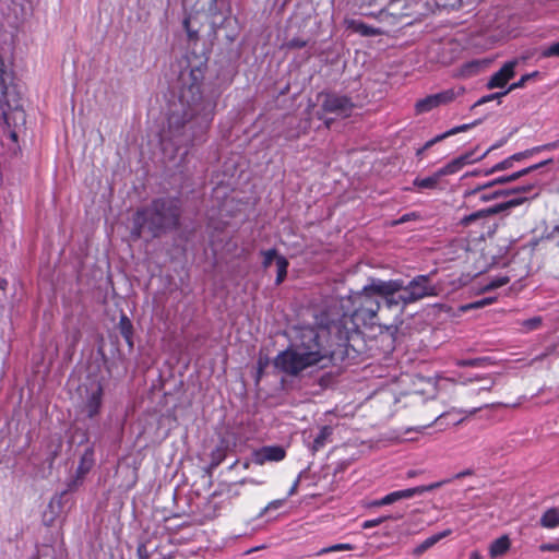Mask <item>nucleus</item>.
Here are the masks:
<instances>
[{
  "label": "nucleus",
  "mask_w": 559,
  "mask_h": 559,
  "mask_svg": "<svg viewBox=\"0 0 559 559\" xmlns=\"http://www.w3.org/2000/svg\"><path fill=\"white\" fill-rule=\"evenodd\" d=\"M404 304H413L425 297L435 296L436 288L429 275H417L406 285L404 284Z\"/></svg>",
  "instance_id": "6e6552de"
},
{
  "label": "nucleus",
  "mask_w": 559,
  "mask_h": 559,
  "mask_svg": "<svg viewBox=\"0 0 559 559\" xmlns=\"http://www.w3.org/2000/svg\"><path fill=\"white\" fill-rule=\"evenodd\" d=\"M492 300H493L492 298H483L480 300L463 305V306H461L460 309H461V311L466 312L471 309H478V308L485 307V306L491 304Z\"/></svg>",
  "instance_id": "f704fd0d"
},
{
  "label": "nucleus",
  "mask_w": 559,
  "mask_h": 559,
  "mask_svg": "<svg viewBox=\"0 0 559 559\" xmlns=\"http://www.w3.org/2000/svg\"><path fill=\"white\" fill-rule=\"evenodd\" d=\"M451 135H452V134H451L450 130H448V131H445V132H443V133H441V134H439V135L435 136V138H433V139H431V140H432V142H433L435 144H437V143H439V142L443 141L444 139H447V138H449V136H451Z\"/></svg>",
  "instance_id": "4d7b16f0"
},
{
  "label": "nucleus",
  "mask_w": 559,
  "mask_h": 559,
  "mask_svg": "<svg viewBox=\"0 0 559 559\" xmlns=\"http://www.w3.org/2000/svg\"><path fill=\"white\" fill-rule=\"evenodd\" d=\"M0 74H8L5 63L1 57H0Z\"/></svg>",
  "instance_id": "338daca9"
},
{
  "label": "nucleus",
  "mask_w": 559,
  "mask_h": 559,
  "mask_svg": "<svg viewBox=\"0 0 559 559\" xmlns=\"http://www.w3.org/2000/svg\"><path fill=\"white\" fill-rule=\"evenodd\" d=\"M318 100H321L322 111L342 118L349 117L355 108V104L349 96L336 92L323 91L318 94Z\"/></svg>",
  "instance_id": "423d86ee"
},
{
  "label": "nucleus",
  "mask_w": 559,
  "mask_h": 559,
  "mask_svg": "<svg viewBox=\"0 0 559 559\" xmlns=\"http://www.w3.org/2000/svg\"><path fill=\"white\" fill-rule=\"evenodd\" d=\"M510 548V539L503 535L495 539L489 547V555L492 559L499 558L504 555Z\"/></svg>",
  "instance_id": "dca6fc26"
},
{
  "label": "nucleus",
  "mask_w": 559,
  "mask_h": 559,
  "mask_svg": "<svg viewBox=\"0 0 559 559\" xmlns=\"http://www.w3.org/2000/svg\"><path fill=\"white\" fill-rule=\"evenodd\" d=\"M451 479H444L441 481L432 483L430 485L417 486L413 488L402 489L392 491L385 495L381 499H376L366 504L367 508H380L383 506L393 504L403 499H411L417 495H423L425 492L431 491L433 489L440 488L442 485L449 483Z\"/></svg>",
  "instance_id": "0eeeda50"
},
{
  "label": "nucleus",
  "mask_w": 559,
  "mask_h": 559,
  "mask_svg": "<svg viewBox=\"0 0 559 559\" xmlns=\"http://www.w3.org/2000/svg\"><path fill=\"white\" fill-rule=\"evenodd\" d=\"M183 27H185V29H186V32L188 34V37L190 39L198 38V31L191 29V27H190V20L189 19H185L183 20Z\"/></svg>",
  "instance_id": "603ef678"
},
{
  "label": "nucleus",
  "mask_w": 559,
  "mask_h": 559,
  "mask_svg": "<svg viewBox=\"0 0 559 559\" xmlns=\"http://www.w3.org/2000/svg\"><path fill=\"white\" fill-rule=\"evenodd\" d=\"M539 56L540 58H559V41L542 47Z\"/></svg>",
  "instance_id": "bb28decb"
},
{
  "label": "nucleus",
  "mask_w": 559,
  "mask_h": 559,
  "mask_svg": "<svg viewBox=\"0 0 559 559\" xmlns=\"http://www.w3.org/2000/svg\"><path fill=\"white\" fill-rule=\"evenodd\" d=\"M481 121H483V119H477L471 123H464V124L454 127V128L450 129V132L452 135L457 134L460 132H465V131L478 126L479 123H481Z\"/></svg>",
  "instance_id": "58836bf2"
},
{
  "label": "nucleus",
  "mask_w": 559,
  "mask_h": 559,
  "mask_svg": "<svg viewBox=\"0 0 559 559\" xmlns=\"http://www.w3.org/2000/svg\"><path fill=\"white\" fill-rule=\"evenodd\" d=\"M488 358H472V359H462L457 361V365L461 367H483L488 362Z\"/></svg>",
  "instance_id": "2f4dec72"
},
{
  "label": "nucleus",
  "mask_w": 559,
  "mask_h": 559,
  "mask_svg": "<svg viewBox=\"0 0 559 559\" xmlns=\"http://www.w3.org/2000/svg\"><path fill=\"white\" fill-rule=\"evenodd\" d=\"M512 166H513V160L510 159V156H509L508 158H506L502 162L496 164L491 168H489L487 170H484V175L485 176H489V175H492V174L498 173V171L510 169Z\"/></svg>",
  "instance_id": "c756f323"
},
{
  "label": "nucleus",
  "mask_w": 559,
  "mask_h": 559,
  "mask_svg": "<svg viewBox=\"0 0 559 559\" xmlns=\"http://www.w3.org/2000/svg\"><path fill=\"white\" fill-rule=\"evenodd\" d=\"M118 329L123 338H128V336L133 335V324L127 314H121Z\"/></svg>",
  "instance_id": "393cba45"
},
{
  "label": "nucleus",
  "mask_w": 559,
  "mask_h": 559,
  "mask_svg": "<svg viewBox=\"0 0 559 559\" xmlns=\"http://www.w3.org/2000/svg\"><path fill=\"white\" fill-rule=\"evenodd\" d=\"M84 476H81L79 474H74L68 481H67V489L63 490L60 496L58 502L61 501V499L68 493V492H74L76 491L83 484H84Z\"/></svg>",
  "instance_id": "b1692460"
},
{
  "label": "nucleus",
  "mask_w": 559,
  "mask_h": 559,
  "mask_svg": "<svg viewBox=\"0 0 559 559\" xmlns=\"http://www.w3.org/2000/svg\"><path fill=\"white\" fill-rule=\"evenodd\" d=\"M308 44L307 40L302 39V38H298V37H295L288 41L285 43V47L287 49H300V48H304L306 47Z\"/></svg>",
  "instance_id": "79ce46f5"
},
{
  "label": "nucleus",
  "mask_w": 559,
  "mask_h": 559,
  "mask_svg": "<svg viewBox=\"0 0 559 559\" xmlns=\"http://www.w3.org/2000/svg\"><path fill=\"white\" fill-rule=\"evenodd\" d=\"M462 93L463 88H460L457 92L453 88H449L437 94L428 95L416 103V111L418 114L428 112L436 107L451 103Z\"/></svg>",
  "instance_id": "9d476101"
},
{
  "label": "nucleus",
  "mask_w": 559,
  "mask_h": 559,
  "mask_svg": "<svg viewBox=\"0 0 559 559\" xmlns=\"http://www.w3.org/2000/svg\"><path fill=\"white\" fill-rule=\"evenodd\" d=\"M286 455L285 449L282 445H265L252 453V461L255 464L262 465L265 462H280Z\"/></svg>",
  "instance_id": "f8f14e48"
},
{
  "label": "nucleus",
  "mask_w": 559,
  "mask_h": 559,
  "mask_svg": "<svg viewBox=\"0 0 559 559\" xmlns=\"http://www.w3.org/2000/svg\"><path fill=\"white\" fill-rule=\"evenodd\" d=\"M381 297L374 290L369 288V284L366 285L362 290L353 299V305L364 307L368 309L370 313H377L381 307Z\"/></svg>",
  "instance_id": "9b49d317"
},
{
  "label": "nucleus",
  "mask_w": 559,
  "mask_h": 559,
  "mask_svg": "<svg viewBox=\"0 0 559 559\" xmlns=\"http://www.w3.org/2000/svg\"><path fill=\"white\" fill-rule=\"evenodd\" d=\"M556 148H559V139L555 142H551V143H547V144H544V145H539V146H535L533 147V151L535 153H538V152H542V151H551V150H556Z\"/></svg>",
  "instance_id": "49530a36"
},
{
  "label": "nucleus",
  "mask_w": 559,
  "mask_h": 559,
  "mask_svg": "<svg viewBox=\"0 0 559 559\" xmlns=\"http://www.w3.org/2000/svg\"><path fill=\"white\" fill-rule=\"evenodd\" d=\"M385 521H388V518L382 515V516H379V518L373 519V520L365 521L361 526H362V528L368 530V528H371V527H376V526L382 524Z\"/></svg>",
  "instance_id": "37998d69"
},
{
  "label": "nucleus",
  "mask_w": 559,
  "mask_h": 559,
  "mask_svg": "<svg viewBox=\"0 0 559 559\" xmlns=\"http://www.w3.org/2000/svg\"><path fill=\"white\" fill-rule=\"evenodd\" d=\"M353 306L354 310L350 314L340 311L325 313V322H321L324 334L341 352L346 365L356 362L361 355L367 353V343L359 328L361 325L372 328L378 317L377 313H370L364 307Z\"/></svg>",
  "instance_id": "7ed1b4c3"
},
{
  "label": "nucleus",
  "mask_w": 559,
  "mask_h": 559,
  "mask_svg": "<svg viewBox=\"0 0 559 559\" xmlns=\"http://www.w3.org/2000/svg\"><path fill=\"white\" fill-rule=\"evenodd\" d=\"M516 60L506 62L502 68L493 73L487 83V88L503 87L515 75Z\"/></svg>",
  "instance_id": "ddd939ff"
},
{
  "label": "nucleus",
  "mask_w": 559,
  "mask_h": 559,
  "mask_svg": "<svg viewBox=\"0 0 559 559\" xmlns=\"http://www.w3.org/2000/svg\"><path fill=\"white\" fill-rule=\"evenodd\" d=\"M539 524L545 528H556L559 526V509L550 508L544 512Z\"/></svg>",
  "instance_id": "a211bd4d"
},
{
  "label": "nucleus",
  "mask_w": 559,
  "mask_h": 559,
  "mask_svg": "<svg viewBox=\"0 0 559 559\" xmlns=\"http://www.w3.org/2000/svg\"><path fill=\"white\" fill-rule=\"evenodd\" d=\"M542 323H543V318L539 316L519 322L522 332H531V331L537 330L540 328Z\"/></svg>",
  "instance_id": "a878e982"
},
{
  "label": "nucleus",
  "mask_w": 559,
  "mask_h": 559,
  "mask_svg": "<svg viewBox=\"0 0 559 559\" xmlns=\"http://www.w3.org/2000/svg\"><path fill=\"white\" fill-rule=\"evenodd\" d=\"M519 178H520V176H519V173L516 171V173H513V174L508 176V181L512 182V181L518 180Z\"/></svg>",
  "instance_id": "774afa93"
},
{
  "label": "nucleus",
  "mask_w": 559,
  "mask_h": 559,
  "mask_svg": "<svg viewBox=\"0 0 559 559\" xmlns=\"http://www.w3.org/2000/svg\"><path fill=\"white\" fill-rule=\"evenodd\" d=\"M263 255L262 266L267 269L272 265L273 262L277 261V258L281 257L275 248L261 251Z\"/></svg>",
  "instance_id": "c85d7f7f"
},
{
  "label": "nucleus",
  "mask_w": 559,
  "mask_h": 559,
  "mask_svg": "<svg viewBox=\"0 0 559 559\" xmlns=\"http://www.w3.org/2000/svg\"><path fill=\"white\" fill-rule=\"evenodd\" d=\"M509 282H510V277L509 276H497V277H493L485 286V290H492V289L499 288V287L508 284Z\"/></svg>",
  "instance_id": "c9c22d12"
},
{
  "label": "nucleus",
  "mask_w": 559,
  "mask_h": 559,
  "mask_svg": "<svg viewBox=\"0 0 559 559\" xmlns=\"http://www.w3.org/2000/svg\"><path fill=\"white\" fill-rule=\"evenodd\" d=\"M300 477H301V476L299 475V476L297 477V479L294 481V484H293L292 488H290V489H289V491H288V495H289V496H293V495L297 491V488H298L299 483H300Z\"/></svg>",
  "instance_id": "680f3d73"
},
{
  "label": "nucleus",
  "mask_w": 559,
  "mask_h": 559,
  "mask_svg": "<svg viewBox=\"0 0 559 559\" xmlns=\"http://www.w3.org/2000/svg\"><path fill=\"white\" fill-rule=\"evenodd\" d=\"M449 416V413H443L439 415L433 423L441 429L443 426V420Z\"/></svg>",
  "instance_id": "052dcab7"
},
{
  "label": "nucleus",
  "mask_w": 559,
  "mask_h": 559,
  "mask_svg": "<svg viewBox=\"0 0 559 559\" xmlns=\"http://www.w3.org/2000/svg\"><path fill=\"white\" fill-rule=\"evenodd\" d=\"M275 265H276L275 284L281 285L287 276V269H288L289 262L284 255H281L277 258Z\"/></svg>",
  "instance_id": "5701e85b"
},
{
  "label": "nucleus",
  "mask_w": 559,
  "mask_h": 559,
  "mask_svg": "<svg viewBox=\"0 0 559 559\" xmlns=\"http://www.w3.org/2000/svg\"><path fill=\"white\" fill-rule=\"evenodd\" d=\"M439 540H440V536L432 535V536L428 537L427 539H425L421 544H419L415 548L414 552L416 555H421L423 552L428 550L430 547H432L435 544H437Z\"/></svg>",
  "instance_id": "7c9ffc66"
},
{
  "label": "nucleus",
  "mask_w": 559,
  "mask_h": 559,
  "mask_svg": "<svg viewBox=\"0 0 559 559\" xmlns=\"http://www.w3.org/2000/svg\"><path fill=\"white\" fill-rule=\"evenodd\" d=\"M282 503H283L282 500H274V501L270 502L264 509H262V511L260 512L259 516L264 515L271 509L280 508L282 506Z\"/></svg>",
  "instance_id": "5fc2aeb1"
},
{
  "label": "nucleus",
  "mask_w": 559,
  "mask_h": 559,
  "mask_svg": "<svg viewBox=\"0 0 559 559\" xmlns=\"http://www.w3.org/2000/svg\"><path fill=\"white\" fill-rule=\"evenodd\" d=\"M495 186H496V183H493V180H491V181H489V182H487L485 185L477 186L474 189L465 191L463 197H464L465 200L471 199L473 197H476L478 193L483 192L484 190L492 188Z\"/></svg>",
  "instance_id": "72a5a7b5"
},
{
  "label": "nucleus",
  "mask_w": 559,
  "mask_h": 559,
  "mask_svg": "<svg viewBox=\"0 0 559 559\" xmlns=\"http://www.w3.org/2000/svg\"><path fill=\"white\" fill-rule=\"evenodd\" d=\"M509 94V91L506 90L503 92H497V93H493V94H489V95H486V96H483L481 98H479L473 106H472V109L477 107V106H480V105H484L488 102H491V100H495V99H499L506 95Z\"/></svg>",
  "instance_id": "473e14b6"
},
{
  "label": "nucleus",
  "mask_w": 559,
  "mask_h": 559,
  "mask_svg": "<svg viewBox=\"0 0 559 559\" xmlns=\"http://www.w3.org/2000/svg\"><path fill=\"white\" fill-rule=\"evenodd\" d=\"M550 163H552L551 158L543 160V162H540L538 164H535V165H532L530 167H526V168L518 171L519 176H520V178L523 177V176H526V175L531 174L532 171L537 170V169H539V168H542V167H544V166H546V165H548Z\"/></svg>",
  "instance_id": "a19ab883"
},
{
  "label": "nucleus",
  "mask_w": 559,
  "mask_h": 559,
  "mask_svg": "<svg viewBox=\"0 0 559 559\" xmlns=\"http://www.w3.org/2000/svg\"><path fill=\"white\" fill-rule=\"evenodd\" d=\"M539 550L545 551H559V542L558 543H544L539 546Z\"/></svg>",
  "instance_id": "3c124183"
},
{
  "label": "nucleus",
  "mask_w": 559,
  "mask_h": 559,
  "mask_svg": "<svg viewBox=\"0 0 559 559\" xmlns=\"http://www.w3.org/2000/svg\"><path fill=\"white\" fill-rule=\"evenodd\" d=\"M451 135H452V134H451L450 130H448V131H445V132H443V133H441V134H439V135L435 136V138H433V139H431V140H432V142H433L435 144H437V143H439V142L443 141L444 139H447V138H449V136H451Z\"/></svg>",
  "instance_id": "13d9d810"
},
{
  "label": "nucleus",
  "mask_w": 559,
  "mask_h": 559,
  "mask_svg": "<svg viewBox=\"0 0 559 559\" xmlns=\"http://www.w3.org/2000/svg\"><path fill=\"white\" fill-rule=\"evenodd\" d=\"M495 215L493 212H491V206L487 209H483L479 211H476L472 214L465 215L462 217L459 222V225L462 227H467L474 223H481L484 224L486 219H488L490 216Z\"/></svg>",
  "instance_id": "4468645a"
},
{
  "label": "nucleus",
  "mask_w": 559,
  "mask_h": 559,
  "mask_svg": "<svg viewBox=\"0 0 559 559\" xmlns=\"http://www.w3.org/2000/svg\"><path fill=\"white\" fill-rule=\"evenodd\" d=\"M269 365V359L265 357H259L258 359V374H257V382L261 379L262 374H263V371L264 369L267 367Z\"/></svg>",
  "instance_id": "09e8293b"
},
{
  "label": "nucleus",
  "mask_w": 559,
  "mask_h": 559,
  "mask_svg": "<svg viewBox=\"0 0 559 559\" xmlns=\"http://www.w3.org/2000/svg\"><path fill=\"white\" fill-rule=\"evenodd\" d=\"M94 464H95L94 449H93V447H87L84 450V453L82 454V456L80 457L79 465L76 467L75 473L85 477L90 473V471L93 468Z\"/></svg>",
  "instance_id": "2eb2a0df"
},
{
  "label": "nucleus",
  "mask_w": 559,
  "mask_h": 559,
  "mask_svg": "<svg viewBox=\"0 0 559 559\" xmlns=\"http://www.w3.org/2000/svg\"><path fill=\"white\" fill-rule=\"evenodd\" d=\"M493 150H496V146H490L486 152H484L479 156H475V150H472L469 152H466V153L457 156L456 159L459 160L461 166L464 167V166H466L468 164L481 160L483 158H485Z\"/></svg>",
  "instance_id": "4be33fe9"
},
{
  "label": "nucleus",
  "mask_w": 559,
  "mask_h": 559,
  "mask_svg": "<svg viewBox=\"0 0 559 559\" xmlns=\"http://www.w3.org/2000/svg\"><path fill=\"white\" fill-rule=\"evenodd\" d=\"M369 288L380 295L381 300L389 309L400 307V312L402 313L405 306L408 305L404 304V300L402 299L404 297L403 280L383 281L380 278H371Z\"/></svg>",
  "instance_id": "39448f33"
},
{
  "label": "nucleus",
  "mask_w": 559,
  "mask_h": 559,
  "mask_svg": "<svg viewBox=\"0 0 559 559\" xmlns=\"http://www.w3.org/2000/svg\"><path fill=\"white\" fill-rule=\"evenodd\" d=\"M352 25L354 26V28L357 32H359L364 36H370V35H373L376 33L372 27L364 24L362 22H355V21H353Z\"/></svg>",
  "instance_id": "4c0bfd02"
},
{
  "label": "nucleus",
  "mask_w": 559,
  "mask_h": 559,
  "mask_svg": "<svg viewBox=\"0 0 559 559\" xmlns=\"http://www.w3.org/2000/svg\"><path fill=\"white\" fill-rule=\"evenodd\" d=\"M463 167L461 166L459 160L456 158H453L451 162H449L447 165H444L443 167H441L438 170H439V175H441L443 177V176L456 174Z\"/></svg>",
  "instance_id": "cd10ccee"
},
{
  "label": "nucleus",
  "mask_w": 559,
  "mask_h": 559,
  "mask_svg": "<svg viewBox=\"0 0 559 559\" xmlns=\"http://www.w3.org/2000/svg\"><path fill=\"white\" fill-rule=\"evenodd\" d=\"M182 201L179 197L164 195L153 199L133 215L131 236L139 239L143 231L158 238L180 227Z\"/></svg>",
  "instance_id": "20e7f679"
},
{
  "label": "nucleus",
  "mask_w": 559,
  "mask_h": 559,
  "mask_svg": "<svg viewBox=\"0 0 559 559\" xmlns=\"http://www.w3.org/2000/svg\"><path fill=\"white\" fill-rule=\"evenodd\" d=\"M333 433V428L331 426H323L320 428L319 433L316 436L311 450L313 453L318 452L322 448L325 447L326 442L330 440Z\"/></svg>",
  "instance_id": "f3484780"
},
{
  "label": "nucleus",
  "mask_w": 559,
  "mask_h": 559,
  "mask_svg": "<svg viewBox=\"0 0 559 559\" xmlns=\"http://www.w3.org/2000/svg\"><path fill=\"white\" fill-rule=\"evenodd\" d=\"M441 178L442 176L439 175V170H437L427 178H415L413 185L419 189H437Z\"/></svg>",
  "instance_id": "6ab92c4d"
},
{
  "label": "nucleus",
  "mask_w": 559,
  "mask_h": 559,
  "mask_svg": "<svg viewBox=\"0 0 559 559\" xmlns=\"http://www.w3.org/2000/svg\"><path fill=\"white\" fill-rule=\"evenodd\" d=\"M9 78V74H0V100L7 99L8 95V84L7 80Z\"/></svg>",
  "instance_id": "c03bdc74"
},
{
  "label": "nucleus",
  "mask_w": 559,
  "mask_h": 559,
  "mask_svg": "<svg viewBox=\"0 0 559 559\" xmlns=\"http://www.w3.org/2000/svg\"><path fill=\"white\" fill-rule=\"evenodd\" d=\"M487 60H472L462 66V75L471 78L479 73L485 67H487Z\"/></svg>",
  "instance_id": "aec40b11"
},
{
  "label": "nucleus",
  "mask_w": 559,
  "mask_h": 559,
  "mask_svg": "<svg viewBox=\"0 0 559 559\" xmlns=\"http://www.w3.org/2000/svg\"><path fill=\"white\" fill-rule=\"evenodd\" d=\"M343 364L346 365V361L341 352L329 341L321 326L300 329L297 344L278 353L273 361L276 369L290 377H298L309 367L319 366L323 369L329 365Z\"/></svg>",
  "instance_id": "f03ea898"
},
{
  "label": "nucleus",
  "mask_w": 559,
  "mask_h": 559,
  "mask_svg": "<svg viewBox=\"0 0 559 559\" xmlns=\"http://www.w3.org/2000/svg\"><path fill=\"white\" fill-rule=\"evenodd\" d=\"M207 11L211 16H216L221 14V10L218 8V0H210Z\"/></svg>",
  "instance_id": "8fccbe9b"
},
{
  "label": "nucleus",
  "mask_w": 559,
  "mask_h": 559,
  "mask_svg": "<svg viewBox=\"0 0 559 559\" xmlns=\"http://www.w3.org/2000/svg\"><path fill=\"white\" fill-rule=\"evenodd\" d=\"M477 195H478L479 201H481V202H488V201L492 200V197L490 193H481L480 192Z\"/></svg>",
  "instance_id": "0e129e2a"
},
{
  "label": "nucleus",
  "mask_w": 559,
  "mask_h": 559,
  "mask_svg": "<svg viewBox=\"0 0 559 559\" xmlns=\"http://www.w3.org/2000/svg\"><path fill=\"white\" fill-rule=\"evenodd\" d=\"M353 546L350 544H335L333 546L322 548L320 551H318V555L328 554L331 551H341V550H352Z\"/></svg>",
  "instance_id": "ea45409f"
},
{
  "label": "nucleus",
  "mask_w": 559,
  "mask_h": 559,
  "mask_svg": "<svg viewBox=\"0 0 559 559\" xmlns=\"http://www.w3.org/2000/svg\"><path fill=\"white\" fill-rule=\"evenodd\" d=\"M472 474H473V471L468 468V469H465L463 472H460V473L455 474L453 478L460 479L462 477L469 476Z\"/></svg>",
  "instance_id": "e2e57ef3"
},
{
  "label": "nucleus",
  "mask_w": 559,
  "mask_h": 559,
  "mask_svg": "<svg viewBox=\"0 0 559 559\" xmlns=\"http://www.w3.org/2000/svg\"><path fill=\"white\" fill-rule=\"evenodd\" d=\"M525 201H527L526 197H515V198L509 199L504 202L492 205L491 212H493V214L496 215L498 213H501V212H504L512 207H515V206L524 203Z\"/></svg>",
  "instance_id": "412c9836"
},
{
  "label": "nucleus",
  "mask_w": 559,
  "mask_h": 559,
  "mask_svg": "<svg viewBox=\"0 0 559 559\" xmlns=\"http://www.w3.org/2000/svg\"><path fill=\"white\" fill-rule=\"evenodd\" d=\"M533 154H535V152L533 151V148H530V150H526V151H523V152H519V153H515L513 155L510 156V159L514 162H519V160H522L524 158H527L530 156H532Z\"/></svg>",
  "instance_id": "de8ad7c7"
},
{
  "label": "nucleus",
  "mask_w": 559,
  "mask_h": 559,
  "mask_svg": "<svg viewBox=\"0 0 559 559\" xmlns=\"http://www.w3.org/2000/svg\"><path fill=\"white\" fill-rule=\"evenodd\" d=\"M534 189H535V185H525V186H520L515 189H510V190H511V194H513V193H528Z\"/></svg>",
  "instance_id": "864d4df0"
},
{
  "label": "nucleus",
  "mask_w": 559,
  "mask_h": 559,
  "mask_svg": "<svg viewBox=\"0 0 559 559\" xmlns=\"http://www.w3.org/2000/svg\"><path fill=\"white\" fill-rule=\"evenodd\" d=\"M104 389L99 381H92L85 386L82 413L88 418L96 417L103 405Z\"/></svg>",
  "instance_id": "1a4fd4ad"
},
{
  "label": "nucleus",
  "mask_w": 559,
  "mask_h": 559,
  "mask_svg": "<svg viewBox=\"0 0 559 559\" xmlns=\"http://www.w3.org/2000/svg\"><path fill=\"white\" fill-rule=\"evenodd\" d=\"M384 516L388 518V521H397L404 518V512H394Z\"/></svg>",
  "instance_id": "bf43d9fd"
},
{
  "label": "nucleus",
  "mask_w": 559,
  "mask_h": 559,
  "mask_svg": "<svg viewBox=\"0 0 559 559\" xmlns=\"http://www.w3.org/2000/svg\"><path fill=\"white\" fill-rule=\"evenodd\" d=\"M206 61L189 63L188 71H181L176 99L169 104L167 128L163 130V145H171L175 152L205 142L207 131L214 119L221 92L205 85Z\"/></svg>",
  "instance_id": "f257e3e1"
},
{
  "label": "nucleus",
  "mask_w": 559,
  "mask_h": 559,
  "mask_svg": "<svg viewBox=\"0 0 559 559\" xmlns=\"http://www.w3.org/2000/svg\"><path fill=\"white\" fill-rule=\"evenodd\" d=\"M493 183H496V186L497 185L509 183L508 176H501V177H498V178L493 179Z\"/></svg>",
  "instance_id": "69168bd1"
},
{
  "label": "nucleus",
  "mask_w": 559,
  "mask_h": 559,
  "mask_svg": "<svg viewBox=\"0 0 559 559\" xmlns=\"http://www.w3.org/2000/svg\"><path fill=\"white\" fill-rule=\"evenodd\" d=\"M492 200L499 199L501 197H509L511 195V190L503 189V190H496L493 192H490Z\"/></svg>",
  "instance_id": "6e6d98bb"
},
{
  "label": "nucleus",
  "mask_w": 559,
  "mask_h": 559,
  "mask_svg": "<svg viewBox=\"0 0 559 559\" xmlns=\"http://www.w3.org/2000/svg\"><path fill=\"white\" fill-rule=\"evenodd\" d=\"M538 74H539V72H538V71H534V72H532V73L524 74V75H523V76H522L518 82L512 83V84L508 87L509 93H510L511 91H513V90H516V88H521V87H523V86L525 85V83H526L528 80H531V79H533V78L537 76Z\"/></svg>",
  "instance_id": "e433bc0d"
},
{
  "label": "nucleus",
  "mask_w": 559,
  "mask_h": 559,
  "mask_svg": "<svg viewBox=\"0 0 559 559\" xmlns=\"http://www.w3.org/2000/svg\"><path fill=\"white\" fill-rule=\"evenodd\" d=\"M138 559H150L151 551L144 543L138 545L136 548Z\"/></svg>",
  "instance_id": "a18cd8bd"
}]
</instances>
